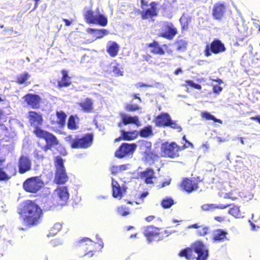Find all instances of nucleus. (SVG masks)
Segmentation results:
<instances>
[{"instance_id":"1","label":"nucleus","mask_w":260,"mask_h":260,"mask_svg":"<svg viewBox=\"0 0 260 260\" xmlns=\"http://www.w3.org/2000/svg\"><path fill=\"white\" fill-rule=\"evenodd\" d=\"M27 118L30 125L34 128L32 133L37 138L45 140L46 144L42 147L44 152L51 150L53 147L59 145V140L54 134L41 128L44 122L42 114L35 111H29Z\"/></svg>"},{"instance_id":"2","label":"nucleus","mask_w":260,"mask_h":260,"mask_svg":"<svg viewBox=\"0 0 260 260\" xmlns=\"http://www.w3.org/2000/svg\"><path fill=\"white\" fill-rule=\"evenodd\" d=\"M17 212L25 225L28 228L39 224L43 216L41 207L34 201L27 200L20 205Z\"/></svg>"},{"instance_id":"3","label":"nucleus","mask_w":260,"mask_h":260,"mask_svg":"<svg viewBox=\"0 0 260 260\" xmlns=\"http://www.w3.org/2000/svg\"><path fill=\"white\" fill-rule=\"evenodd\" d=\"M178 255L187 260H206L208 256V250L201 241H197L190 247L182 249Z\"/></svg>"},{"instance_id":"4","label":"nucleus","mask_w":260,"mask_h":260,"mask_svg":"<svg viewBox=\"0 0 260 260\" xmlns=\"http://www.w3.org/2000/svg\"><path fill=\"white\" fill-rule=\"evenodd\" d=\"M72 149H87L90 147L93 141L92 133H86L82 136L76 135L73 138V135H69L64 138Z\"/></svg>"},{"instance_id":"5","label":"nucleus","mask_w":260,"mask_h":260,"mask_svg":"<svg viewBox=\"0 0 260 260\" xmlns=\"http://www.w3.org/2000/svg\"><path fill=\"white\" fill-rule=\"evenodd\" d=\"M83 16L85 21L89 24H96L102 26H105L108 24V18L100 12L99 8L93 11L90 7L83 12Z\"/></svg>"},{"instance_id":"6","label":"nucleus","mask_w":260,"mask_h":260,"mask_svg":"<svg viewBox=\"0 0 260 260\" xmlns=\"http://www.w3.org/2000/svg\"><path fill=\"white\" fill-rule=\"evenodd\" d=\"M140 3L142 10L140 11L138 9V11L140 13L141 19L153 21L154 18L158 15V3L153 1L148 4V2L146 0H140Z\"/></svg>"},{"instance_id":"7","label":"nucleus","mask_w":260,"mask_h":260,"mask_svg":"<svg viewBox=\"0 0 260 260\" xmlns=\"http://www.w3.org/2000/svg\"><path fill=\"white\" fill-rule=\"evenodd\" d=\"M187 146H180L175 142H165L161 144V156L166 158H175L179 156V152Z\"/></svg>"},{"instance_id":"8","label":"nucleus","mask_w":260,"mask_h":260,"mask_svg":"<svg viewBox=\"0 0 260 260\" xmlns=\"http://www.w3.org/2000/svg\"><path fill=\"white\" fill-rule=\"evenodd\" d=\"M54 165L56 168L54 182L57 184H63L69 179L63 165V160L60 156L54 158Z\"/></svg>"},{"instance_id":"9","label":"nucleus","mask_w":260,"mask_h":260,"mask_svg":"<svg viewBox=\"0 0 260 260\" xmlns=\"http://www.w3.org/2000/svg\"><path fill=\"white\" fill-rule=\"evenodd\" d=\"M154 122L155 125L158 127H170L176 129L179 132L182 131L181 126L176 121L172 120L171 116L167 113H160L156 117Z\"/></svg>"},{"instance_id":"10","label":"nucleus","mask_w":260,"mask_h":260,"mask_svg":"<svg viewBox=\"0 0 260 260\" xmlns=\"http://www.w3.org/2000/svg\"><path fill=\"white\" fill-rule=\"evenodd\" d=\"M44 186L43 180L39 176L31 177L26 179L23 183V188L29 193H36Z\"/></svg>"},{"instance_id":"11","label":"nucleus","mask_w":260,"mask_h":260,"mask_svg":"<svg viewBox=\"0 0 260 260\" xmlns=\"http://www.w3.org/2000/svg\"><path fill=\"white\" fill-rule=\"evenodd\" d=\"M203 178L200 176L196 178H183L179 184L181 189L188 193L198 189L199 183L203 181Z\"/></svg>"},{"instance_id":"12","label":"nucleus","mask_w":260,"mask_h":260,"mask_svg":"<svg viewBox=\"0 0 260 260\" xmlns=\"http://www.w3.org/2000/svg\"><path fill=\"white\" fill-rule=\"evenodd\" d=\"M226 47L224 44L218 39H214L210 44L206 45L204 53L205 56H210L212 54H218L224 52Z\"/></svg>"},{"instance_id":"13","label":"nucleus","mask_w":260,"mask_h":260,"mask_svg":"<svg viewBox=\"0 0 260 260\" xmlns=\"http://www.w3.org/2000/svg\"><path fill=\"white\" fill-rule=\"evenodd\" d=\"M16 167L9 162L4 167L0 166V182H6L10 180L12 177L17 175Z\"/></svg>"},{"instance_id":"14","label":"nucleus","mask_w":260,"mask_h":260,"mask_svg":"<svg viewBox=\"0 0 260 260\" xmlns=\"http://www.w3.org/2000/svg\"><path fill=\"white\" fill-rule=\"evenodd\" d=\"M177 34V28L174 25L172 22H166L158 36L168 40H172Z\"/></svg>"},{"instance_id":"15","label":"nucleus","mask_w":260,"mask_h":260,"mask_svg":"<svg viewBox=\"0 0 260 260\" xmlns=\"http://www.w3.org/2000/svg\"><path fill=\"white\" fill-rule=\"evenodd\" d=\"M137 146V144L135 143H123L115 151V156L118 158H122L132 154L135 151Z\"/></svg>"},{"instance_id":"16","label":"nucleus","mask_w":260,"mask_h":260,"mask_svg":"<svg viewBox=\"0 0 260 260\" xmlns=\"http://www.w3.org/2000/svg\"><path fill=\"white\" fill-rule=\"evenodd\" d=\"M140 147L141 149L145 150L143 154L146 161L154 163L156 160L158 159V155L151 151V143L150 142L143 141Z\"/></svg>"},{"instance_id":"17","label":"nucleus","mask_w":260,"mask_h":260,"mask_svg":"<svg viewBox=\"0 0 260 260\" xmlns=\"http://www.w3.org/2000/svg\"><path fill=\"white\" fill-rule=\"evenodd\" d=\"M55 203L58 206L65 205L69 198V193L66 186L58 187L54 190Z\"/></svg>"},{"instance_id":"18","label":"nucleus","mask_w":260,"mask_h":260,"mask_svg":"<svg viewBox=\"0 0 260 260\" xmlns=\"http://www.w3.org/2000/svg\"><path fill=\"white\" fill-rule=\"evenodd\" d=\"M26 105L33 109H39L42 103L41 97L35 93H27L22 98Z\"/></svg>"},{"instance_id":"19","label":"nucleus","mask_w":260,"mask_h":260,"mask_svg":"<svg viewBox=\"0 0 260 260\" xmlns=\"http://www.w3.org/2000/svg\"><path fill=\"white\" fill-rule=\"evenodd\" d=\"M18 172L24 174L31 170L32 162L29 157L27 155L22 154L18 158L17 161Z\"/></svg>"},{"instance_id":"20","label":"nucleus","mask_w":260,"mask_h":260,"mask_svg":"<svg viewBox=\"0 0 260 260\" xmlns=\"http://www.w3.org/2000/svg\"><path fill=\"white\" fill-rule=\"evenodd\" d=\"M227 7L223 3L218 2L215 3L212 9V14L215 20H221L226 11Z\"/></svg>"},{"instance_id":"21","label":"nucleus","mask_w":260,"mask_h":260,"mask_svg":"<svg viewBox=\"0 0 260 260\" xmlns=\"http://www.w3.org/2000/svg\"><path fill=\"white\" fill-rule=\"evenodd\" d=\"M80 246L82 248H85L86 245L88 247L85 249V254L90 257L92 256L96 252V244L88 238H84L81 239L79 242Z\"/></svg>"},{"instance_id":"22","label":"nucleus","mask_w":260,"mask_h":260,"mask_svg":"<svg viewBox=\"0 0 260 260\" xmlns=\"http://www.w3.org/2000/svg\"><path fill=\"white\" fill-rule=\"evenodd\" d=\"M112 186L113 197L119 200L121 199L126 193L127 187L124 185L121 186L117 181L114 180H112Z\"/></svg>"},{"instance_id":"23","label":"nucleus","mask_w":260,"mask_h":260,"mask_svg":"<svg viewBox=\"0 0 260 260\" xmlns=\"http://www.w3.org/2000/svg\"><path fill=\"white\" fill-rule=\"evenodd\" d=\"M146 46L151 49L150 52L152 54L159 55H164L165 54V51L163 47L165 48L168 47L167 44H164L161 46L158 41L154 40L152 42L147 43Z\"/></svg>"},{"instance_id":"24","label":"nucleus","mask_w":260,"mask_h":260,"mask_svg":"<svg viewBox=\"0 0 260 260\" xmlns=\"http://www.w3.org/2000/svg\"><path fill=\"white\" fill-rule=\"evenodd\" d=\"M228 235V233L224 230L216 229L212 231L211 239L213 242H223L229 240L227 237Z\"/></svg>"},{"instance_id":"25","label":"nucleus","mask_w":260,"mask_h":260,"mask_svg":"<svg viewBox=\"0 0 260 260\" xmlns=\"http://www.w3.org/2000/svg\"><path fill=\"white\" fill-rule=\"evenodd\" d=\"M159 234L160 229L153 225L147 226L144 229V235L149 242L153 241Z\"/></svg>"},{"instance_id":"26","label":"nucleus","mask_w":260,"mask_h":260,"mask_svg":"<svg viewBox=\"0 0 260 260\" xmlns=\"http://www.w3.org/2000/svg\"><path fill=\"white\" fill-rule=\"evenodd\" d=\"M62 75L60 79L57 81V87L61 88L70 86L72 84L71 77L69 75L68 71L62 70L60 71Z\"/></svg>"},{"instance_id":"27","label":"nucleus","mask_w":260,"mask_h":260,"mask_svg":"<svg viewBox=\"0 0 260 260\" xmlns=\"http://www.w3.org/2000/svg\"><path fill=\"white\" fill-rule=\"evenodd\" d=\"M155 173L153 169L147 168L145 170L140 172L139 177L141 179L144 180L145 183L152 184L153 183V179L155 178Z\"/></svg>"},{"instance_id":"28","label":"nucleus","mask_w":260,"mask_h":260,"mask_svg":"<svg viewBox=\"0 0 260 260\" xmlns=\"http://www.w3.org/2000/svg\"><path fill=\"white\" fill-rule=\"evenodd\" d=\"M82 110L86 113H92L93 112V104L92 99L86 98L81 101L78 104Z\"/></svg>"},{"instance_id":"29","label":"nucleus","mask_w":260,"mask_h":260,"mask_svg":"<svg viewBox=\"0 0 260 260\" xmlns=\"http://www.w3.org/2000/svg\"><path fill=\"white\" fill-rule=\"evenodd\" d=\"M86 31L91 35L94 40L102 38L104 36L109 34L107 30L102 29H95L92 28H88Z\"/></svg>"},{"instance_id":"30","label":"nucleus","mask_w":260,"mask_h":260,"mask_svg":"<svg viewBox=\"0 0 260 260\" xmlns=\"http://www.w3.org/2000/svg\"><path fill=\"white\" fill-rule=\"evenodd\" d=\"M121 117V120L122 123L124 125H127L128 124H135L137 126H139L140 125L141 123L139 121L138 117L137 116H128L125 114L122 113L120 114Z\"/></svg>"},{"instance_id":"31","label":"nucleus","mask_w":260,"mask_h":260,"mask_svg":"<svg viewBox=\"0 0 260 260\" xmlns=\"http://www.w3.org/2000/svg\"><path fill=\"white\" fill-rule=\"evenodd\" d=\"M119 48V45L117 42H110L107 46V51L111 57H114L117 55Z\"/></svg>"},{"instance_id":"32","label":"nucleus","mask_w":260,"mask_h":260,"mask_svg":"<svg viewBox=\"0 0 260 260\" xmlns=\"http://www.w3.org/2000/svg\"><path fill=\"white\" fill-rule=\"evenodd\" d=\"M56 115L57 120L56 121H51V123L52 124H57L60 127H63L65 125L67 117L66 114L62 111H57L56 112Z\"/></svg>"},{"instance_id":"33","label":"nucleus","mask_w":260,"mask_h":260,"mask_svg":"<svg viewBox=\"0 0 260 260\" xmlns=\"http://www.w3.org/2000/svg\"><path fill=\"white\" fill-rule=\"evenodd\" d=\"M79 118L77 115L70 116L67 122L68 128L71 131L78 129L79 127Z\"/></svg>"},{"instance_id":"34","label":"nucleus","mask_w":260,"mask_h":260,"mask_svg":"<svg viewBox=\"0 0 260 260\" xmlns=\"http://www.w3.org/2000/svg\"><path fill=\"white\" fill-rule=\"evenodd\" d=\"M231 204H204L201 207L202 210L209 211L216 209H223L230 206Z\"/></svg>"},{"instance_id":"35","label":"nucleus","mask_w":260,"mask_h":260,"mask_svg":"<svg viewBox=\"0 0 260 260\" xmlns=\"http://www.w3.org/2000/svg\"><path fill=\"white\" fill-rule=\"evenodd\" d=\"M122 134L123 140L132 141L136 139L139 136V132L136 130L132 131H121Z\"/></svg>"},{"instance_id":"36","label":"nucleus","mask_w":260,"mask_h":260,"mask_svg":"<svg viewBox=\"0 0 260 260\" xmlns=\"http://www.w3.org/2000/svg\"><path fill=\"white\" fill-rule=\"evenodd\" d=\"M176 49L179 52H184L187 49V42L183 39H177L174 42Z\"/></svg>"},{"instance_id":"37","label":"nucleus","mask_w":260,"mask_h":260,"mask_svg":"<svg viewBox=\"0 0 260 260\" xmlns=\"http://www.w3.org/2000/svg\"><path fill=\"white\" fill-rule=\"evenodd\" d=\"M201 116L203 119L206 120H213L215 122H217L220 124L222 123V121L221 119L216 118L210 113L206 111L202 112L201 113Z\"/></svg>"},{"instance_id":"38","label":"nucleus","mask_w":260,"mask_h":260,"mask_svg":"<svg viewBox=\"0 0 260 260\" xmlns=\"http://www.w3.org/2000/svg\"><path fill=\"white\" fill-rule=\"evenodd\" d=\"M152 126L151 125H148L139 132V135L142 138H147L152 135Z\"/></svg>"},{"instance_id":"39","label":"nucleus","mask_w":260,"mask_h":260,"mask_svg":"<svg viewBox=\"0 0 260 260\" xmlns=\"http://www.w3.org/2000/svg\"><path fill=\"white\" fill-rule=\"evenodd\" d=\"M29 77L30 75L27 72H24L16 77V82L19 84H22L25 83Z\"/></svg>"},{"instance_id":"40","label":"nucleus","mask_w":260,"mask_h":260,"mask_svg":"<svg viewBox=\"0 0 260 260\" xmlns=\"http://www.w3.org/2000/svg\"><path fill=\"white\" fill-rule=\"evenodd\" d=\"M174 204V200L171 198H166L162 200L160 205L163 208L168 209Z\"/></svg>"},{"instance_id":"41","label":"nucleus","mask_w":260,"mask_h":260,"mask_svg":"<svg viewBox=\"0 0 260 260\" xmlns=\"http://www.w3.org/2000/svg\"><path fill=\"white\" fill-rule=\"evenodd\" d=\"M117 212L118 214L122 216H126L130 214L129 208L124 206L118 207L117 208Z\"/></svg>"},{"instance_id":"42","label":"nucleus","mask_w":260,"mask_h":260,"mask_svg":"<svg viewBox=\"0 0 260 260\" xmlns=\"http://www.w3.org/2000/svg\"><path fill=\"white\" fill-rule=\"evenodd\" d=\"M239 195L234 190H231L225 193L223 197L224 199H228L232 201H236L238 199Z\"/></svg>"},{"instance_id":"43","label":"nucleus","mask_w":260,"mask_h":260,"mask_svg":"<svg viewBox=\"0 0 260 260\" xmlns=\"http://www.w3.org/2000/svg\"><path fill=\"white\" fill-rule=\"evenodd\" d=\"M209 228L208 226L201 225L200 228L197 230L196 232L199 236H205L209 233Z\"/></svg>"},{"instance_id":"44","label":"nucleus","mask_w":260,"mask_h":260,"mask_svg":"<svg viewBox=\"0 0 260 260\" xmlns=\"http://www.w3.org/2000/svg\"><path fill=\"white\" fill-rule=\"evenodd\" d=\"M229 213L235 217H239L241 216V212L238 206H234L230 208Z\"/></svg>"},{"instance_id":"45","label":"nucleus","mask_w":260,"mask_h":260,"mask_svg":"<svg viewBox=\"0 0 260 260\" xmlns=\"http://www.w3.org/2000/svg\"><path fill=\"white\" fill-rule=\"evenodd\" d=\"M125 110L127 112H133L140 109V107L136 104H127L124 107Z\"/></svg>"},{"instance_id":"46","label":"nucleus","mask_w":260,"mask_h":260,"mask_svg":"<svg viewBox=\"0 0 260 260\" xmlns=\"http://www.w3.org/2000/svg\"><path fill=\"white\" fill-rule=\"evenodd\" d=\"M152 56L148 53H146L142 55V60L143 61L148 62L149 64L154 63V62L152 60Z\"/></svg>"},{"instance_id":"47","label":"nucleus","mask_w":260,"mask_h":260,"mask_svg":"<svg viewBox=\"0 0 260 260\" xmlns=\"http://www.w3.org/2000/svg\"><path fill=\"white\" fill-rule=\"evenodd\" d=\"M62 229V224L60 223H56L51 229L50 234L55 235Z\"/></svg>"},{"instance_id":"48","label":"nucleus","mask_w":260,"mask_h":260,"mask_svg":"<svg viewBox=\"0 0 260 260\" xmlns=\"http://www.w3.org/2000/svg\"><path fill=\"white\" fill-rule=\"evenodd\" d=\"M112 71L115 76H120L123 75V72L121 71L120 65L118 63H116V64L113 67Z\"/></svg>"},{"instance_id":"49","label":"nucleus","mask_w":260,"mask_h":260,"mask_svg":"<svg viewBox=\"0 0 260 260\" xmlns=\"http://www.w3.org/2000/svg\"><path fill=\"white\" fill-rule=\"evenodd\" d=\"M185 83L186 85L189 86L194 89L198 90H201L202 89V86L201 85L194 83L192 80H186Z\"/></svg>"},{"instance_id":"50","label":"nucleus","mask_w":260,"mask_h":260,"mask_svg":"<svg viewBox=\"0 0 260 260\" xmlns=\"http://www.w3.org/2000/svg\"><path fill=\"white\" fill-rule=\"evenodd\" d=\"M52 203V202L50 200H47L45 203H44V205L43 206L44 209L45 210H50L51 209L52 206H51L50 204Z\"/></svg>"},{"instance_id":"51","label":"nucleus","mask_w":260,"mask_h":260,"mask_svg":"<svg viewBox=\"0 0 260 260\" xmlns=\"http://www.w3.org/2000/svg\"><path fill=\"white\" fill-rule=\"evenodd\" d=\"M6 120L5 115L3 110L0 109V126H3V122Z\"/></svg>"},{"instance_id":"52","label":"nucleus","mask_w":260,"mask_h":260,"mask_svg":"<svg viewBox=\"0 0 260 260\" xmlns=\"http://www.w3.org/2000/svg\"><path fill=\"white\" fill-rule=\"evenodd\" d=\"M111 171L112 174H116L120 172L119 166H113L111 168Z\"/></svg>"},{"instance_id":"53","label":"nucleus","mask_w":260,"mask_h":260,"mask_svg":"<svg viewBox=\"0 0 260 260\" xmlns=\"http://www.w3.org/2000/svg\"><path fill=\"white\" fill-rule=\"evenodd\" d=\"M222 90V88L219 85H214L213 87V91L214 93L218 94Z\"/></svg>"},{"instance_id":"54","label":"nucleus","mask_w":260,"mask_h":260,"mask_svg":"<svg viewBox=\"0 0 260 260\" xmlns=\"http://www.w3.org/2000/svg\"><path fill=\"white\" fill-rule=\"evenodd\" d=\"M135 86H136L137 88H142V87H151V86L150 85H148V84H145V83H143L142 82H139V83H137Z\"/></svg>"},{"instance_id":"55","label":"nucleus","mask_w":260,"mask_h":260,"mask_svg":"<svg viewBox=\"0 0 260 260\" xmlns=\"http://www.w3.org/2000/svg\"><path fill=\"white\" fill-rule=\"evenodd\" d=\"M170 4L169 2L167 1L166 3H164L161 6V9L165 11H166L168 9L169 5Z\"/></svg>"},{"instance_id":"56","label":"nucleus","mask_w":260,"mask_h":260,"mask_svg":"<svg viewBox=\"0 0 260 260\" xmlns=\"http://www.w3.org/2000/svg\"><path fill=\"white\" fill-rule=\"evenodd\" d=\"M201 225L199 223H194L192 224H190L188 225V228L189 229H198L199 228H200Z\"/></svg>"},{"instance_id":"57","label":"nucleus","mask_w":260,"mask_h":260,"mask_svg":"<svg viewBox=\"0 0 260 260\" xmlns=\"http://www.w3.org/2000/svg\"><path fill=\"white\" fill-rule=\"evenodd\" d=\"M214 219L218 222H222L224 220V218L222 216H217L214 217Z\"/></svg>"},{"instance_id":"58","label":"nucleus","mask_w":260,"mask_h":260,"mask_svg":"<svg viewBox=\"0 0 260 260\" xmlns=\"http://www.w3.org/2000/svg\"><path fill=\"white\" fill-rule=\"evenodd\" d=\"M250 119L252 120H256L260 124V116L257 115L254 117H251Z\"/></svg>"},{"instance_id":"59","label":"nucleus","mask_w":260,"mask_h":260,"mask_svg":"<svg viewBox=\"0 0 260 260\" xmlns=\"http://www.w3.org/2000/svg\"><path fill=\"white\" fill-rule=\"evenodd\" d=\"M155 218V216L153 215H150L145 218V220L148 221L150 222L153 220Z\"/></svg>"},{"instance_id":"60","label":"nucleus","mask_w":260,"mask_h":260,"mask_svg":"<svg viewBox=\"0 0 260 260\" xmlns=\"http://www.w3.org/2000/svg\"><path fill=\"white\" fill-rule=\"evenodd\" d=\"M133 99H138L140 102H141V99L138 96V94H133L132 95Z\"/></svg>"},{"instance_id":"61","label":"nucleus","mask_w":260,"mask_h":260,"mask_svg":"<svg viewBox=\"0 0 260 260\" xmlns=\"http://www.w3.org/2000/svg\"><path fill=\"white\" fill-rule=\"evenodd\" d=\"M63 21L64 22L66 26H69L71 24V21L67 19H63Z\"/></svg>"},{"instance_id":"62","label":"nucleus","mask_w":260,"mask_h":260,"mask_svg":"<svg viewBox=\"0 0 260 260\" xmlns=\"http://www.w3.org/2000/svg\"><path fill=\"white\" fill-rule=\"evenodd\" d=\"M120 171L125 170L127 169L126 165H122L119 166Z\"/></svg>"},{"instance_id":"63","label":"nucleus","mask_w":260,"mask_h":260,"mask_svg":"<svg viewBox=\"0 0 260 260\" xmlns=\"http://www.w3.org/2000/svg\"><path fill=\"white\" fill-rule=\"evenodd\" d=\"M182 72V71L181 68H178L174 71V74L176 75H178L179 73H181Z\"/></svg>"},{"instance_id":"64","label":"nucleus","mask_w":260,"mask_h":260,"mask_svg":"<svg viewBox=\"0 0 260 260\" xmlns=\"http://www.w3.org/2000/svg\"><path fill=\"white\" fill-rule=\"evenodd\" d=\"M217 139L218 142H224L226 141L225 139L220 137H217Z\"/></svg>"}]
</instances>
